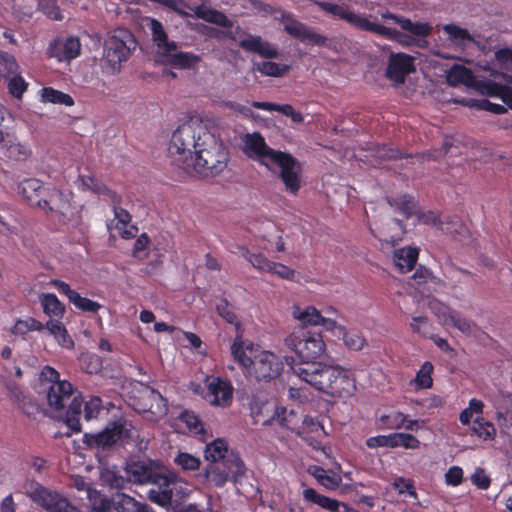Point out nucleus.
I'll use <instances>...</instances> for the list:
<instances>
[{
  "instance_id": "f257e3e1",
  "label": "nucleus",
  "mask_w": 512,
  "mask_h": 512,
  "mask_svg": "<svg viewBox=\"0 0 512 512\" xmlns=\"http://www.w3.org/2000/svg\"><path fill=\"white\" fill-rule=\"evenodd\" d=\"M168 153L174 164L201 177H214L227 167L229 153L222 140L202 122L183 123L172 133Z\"/></svg>"
},
{
  "instance_id": "f03ea898",
  "label": "nucleus",
  "mask_w": 512,
  "mask_h": 512,
  "mask_svg": "<svg viewBox=\"0 0 512 512\" xmlns=\"http://www.w3.org/2000/svg\"><path fill=\"white\" fill-rule=\"evenodd\" d=\"M40 398L46 400L53 411H62L70 401L66 415L63 418L68 431L55 434V437H70L73 433L81 431L80 416L83 399L80 394L75 395L73 385L67 380H61L59 372L51 366H44L39 373L36 387Z\"/></svg>"
},
{
  "instance_id": "7ed1b4c3",
  "label": "nucleus",
  "mask_w": 512,
  "mask_h": 512,
  "mask_svg": "<svg viewBox=\"0 0 512 512\" xmlns=\"http://www.w3.org/2000/svg\"><path fill=\"white\" fill-rule=\"evenodd\" d=\"M292 372L315 389L332 397H347L355 390V381L340 366L323 363H295L286 358Z\"/></svg>"
},
{
  "instance_id": "20e7f679",
  "label": "nucleus",
  "mask_w": 512,
  "mask_h": 512,
  "mask_svg": "<svg viewBox=\"0 0 512 512\" xmlns=\"http://www.w3.org/2000/svg\"><path fill=\"white\" fill-rule=\"evenodd\" d=\"M127 480L134 484H153L157 489L148 492V498L161 506L172 503L178 479L174 473H161L150 461L127 462L125 466Z\"/></svg>"
},
{
  "instance_id": "39448f33",
  "label": "nucleus",
  "mask_w": 512,
  "mask_h": 512,
  "mask_svg": "<svg viewBox=\"0 0 512 512\" xmlns=\"http://www.w3.org/2000/svg\"><path fill=\"white\" fill-rule=\"evenodd\" d=\"M315 3L326 13L331 14L336 19L345 21L357 30L370 32L400 43H403L404 38H406L405 34L394 28L371 21L370 18H374L372 15L366 16L362 13H356L346 4L339 5L325 1H317Z\"/></svg>"
},
{
  "instance_id": "423d86ee",
  "label": "nucleus",
  "mask_w": 512,
  "mask_h": 512,
  "mask_svg": "<svg viewBox=\"0 0 512 512\" xmlns=\"http://www.w3.org/2000/svg\"><path fill=\"white\" fill-rule=\"evenodd\" d=\"M319 322H302L284 339L285 345L302 360L300 363H316L324 354L326 345L321 332L316 329Z\"/></svg>"
},
{
  "instance_id": "0eeeda50",
  "label": "nucleus",
  "mask_w": 512,
  "mask_h": 512,
  "mask_svg": "<svg viewBox=\"0 0 512 512\" xmlns=\"http://www.w3.org/2000/svg\"><path fill=\"white\" fill-rule=\"evenodd\" d=\"M134 35L127 29H115L104 41L100 66L103 73L116 75L136 48Z\"/></svg>"
},
{
  "instance_id": "6e6552de",
  "label": "nucleus",
  "mask_w": 512,
  "mask_h": 512,
  "mask_svg": "<svg viewBox=\"0 0 512 512\" xmlns=\"http://www.w3.org/2000/svg\"><path fill=\"white\" fill-rule=\"evenodd\" d=\"M149 27L158 54L167 65L175 69H192L201 61L198 54L177 51L178 43L169 39L163 24L159 20L152 18Z\"/></svg>"
},
{
  "instance_id": "1a4fd4ad",
  "label": "nucleus",
  "mask_w": 512,
  "mask_h": 512,
  "mask_svg": "<svg viewBox=\"0 0 512 512\" xmlns=\"http://www.w3.org/2000/svg\"><path fill=\"white\" fill-rule=\"evenodd\" d=\"M137 435V430L126 419L120 418L110 422L106 428L99 433H85L83 443L91 449L107 450L113 447L118 441L127 443Z\"/></svg>"
},
{
  "instance_id": "9d476101",
  "label": "nucleus",
  "mask_w": 512,
  "mask_h": 512,
  "mask_svg": "<svg viewBox=\"0 0 512 512\" xmlns=\"http://www.w3.org/2000/svg\"><path fill=\"white\" fill-rule=\"evenodd\" d=\"M131 401V405L137 412L148 413L152 421H158L167 415L166 399L149 385L139 384L132 392Z\"/></svg>"
},
{
  "instance_id": "9b49d317",
  "label": "nucleus",
  "mask_w": 512,
  "mask_h": 512,
  "mask_svg": "<svg viewBox=\"0 0 512 512\" xmlns=\"http://www.w3.org/2000/svg\"><path fill=\"white\" fill-rule=\"evenodd\" d=\"M246 466L238 454L230 452L226 458L216 463H209L205 469L206 478L217 487L228 481L237 483L245 475Z\"/></svg>"
},
{
  "instance_id": "f8f14e48",
  "label": "nucleus",
  "mask_w": 512,
  "mask_h": 512,
  "mask_svg": "<svg viewBox=\"0 0 512 512\" xmlns=\"http://www.w3.org/2000/svg\"><path fill=\"white\" fill-rule=\"evenodd\" d=\"M271 162L280 168V178L286 190L296 194L301 187L299 161L291 154L280 151Z\"/></svg>"
},
{
  "instance_id": "ddd939ff",
  "label": "nucleus",
  "mask_w": 512,
  "mask_h": 512,
  "mask_svg": "<svg viewBox=\"0 0 512 512\" xmlns=\"http://www.w3.org/2000/svg\"><path fill=\"white\" fill-rule=\"evenodd\" d=\"M282 369L283 364L274 353L261 351L254 355L247 374L258 381H266L279 376Z\"/></svg>"
},
{
  "instance_id": "4468645a",
  "label": "nucleus",
  "mask_w": 512,
  "mask_h": 512,
  "mask_svg": "<svg viewBox=\"0 0 512 512\" xmlns=\"http://www.w3.org/2000/svg\"><path fill=\"white\" fill-rule=\"evenodd\" d=\"M34 196L39 197L37 206L51 215L62 216L69 206L64 193L55 186L34 187Z\"/></svg>"
},
{
  "instance_id": "2eb2a0df",
  "label": "nucleus",
  "mask_w": 512,
  "mask_h": 512,
  "mask_svg": "<svg viewBox=\"0 0 512 512\" xmlns=\"http://www.w3.org/2000/svg\"><path fill=\"white\" fill-rule=\"evenodd\" d=\"M47 52L59 62H70L80 55L81 43L76 36L58 37L49 44Z\"/></svg>"
},
{
  "instance_id": "dca6fc26",
  "label": "nucleus",
  "mask_w": 512,
  "mask_h": 512,
  "mask_svg": "<svg viewBox=\"0 0 512 512\" xmlns=\"http://www.w3.org/2000/svg\"><path fill=\"white\" fill-rule=\"evenodd\" d=\"M34 502L49 512H77V508L66 498L41 485L34 486Z\"/></svg>"
},
{
  "instance_id": "f3484780",
  "label": "nucleus",
  "mask_w": 512,
  "mask_h": 512,
  "mask_svg": "<svg viewBox=\"0 0 512 512\" xmlns=\"http://www.w3.org/2000/svg\"><path fill=\"white\" fill-rule=\"evenodd\" d=\"M244 151L250 158L258 159L267 166L266 159L272 161L280 152L267 145L264 137L259 132L247 134L244 139Z\"/></svg>"
},
{
  "instance_id": "a211bd4d",
  "label": "nucleus",
  "mask_w": 512,
  "mask_h": 512,
  "mask_svg": "<svg viewBox=\"0 0 512 512\" xmlns=\"http://www.w3.org/2000/svg\"><path fill=\"white\" fill-rule=\"evenodd\" d=\"M415 70L414 58L405 53H392L388 60L386 76L390 80L402 84L406 76Z\"/></svg>"
},
{
  "instance_id": "6ab92c4d",
  "label": "nucleus",
  "mask_w": 512,
  "mask_h": 512,
  "mask_svg": "<svg viewBox=\"0 0 512 512\" xmlns=\"http://www.w3.org/2000/svg\"><path fill=\"white\" fill-rule=\"evenodd\" d=\"M208 391L205 396L207 401L215 406L227 407L231 404L233 398V387L228 382L219 377L207 378Z\"/></svg>"
},
{
  "instance_id": "aec40b11",
  "label": "nucleus",
  "mask_w": 512,
  "mask_h": 512,
  "mask_svg": "<svg viewBox=\"0 0 512 512\" xmlns=\"http://www.w3.org/2000/svg\"><path fill=\"white\" fill-rule=\"evenodd\" d=\"M110 200L112 202L114 216L117 221L115 229L124 239L134 238L138 232V228L131 224L132 217L130 213L121 207V196L118 193L111 194Z\"/></svg>"
},
{
  "instance_id": "412c9836",
  "label": "nucleus",
  "mask_w": 512,
  "mask_h": 512,
  "mask_svg": "<svg viewBox=\"0 0 512 512\" xmlns=\"http://www.w3.org/2000/svg\"><path fill=\"white\" fill-rule=\"evenodd\" d=\"M284 30L287 34L303 43L325 46L327 42V38L325 36L313 31L305 24L295 19L287 20L284 24Z\"/></svg>"
},
{
  "instance_id": "4be33fe9",
  "label": "nucleus",
  "mask_w": 512,
  "mask_h": 512,
  "mask_svg": "<svg viewBox=\"0 0 512 512\" xmlns=\"http://www.w3.org/2000/svg\"><path fill=\"white\" fill-rule=\"evenodd\" d=\"M238 45L244 51L256 53L265 59H275L279 57L278 49L258 35L247 34V37L240 40Z\"/></svg>"
},
{
  "instance_id": "5701e85b",
  "label": "nucleus",
  "mask_w": 512,
  "mask_h": 512,
  "mask_svg": "<svg viewBox=\"0 0 512 512\" xmlns=\"http://www.w3.org/2000/svg\"><path fill=\"white\" fill-rule=\"evenodd\" d=\"M323 324H329L328 329L332 330L334 336H336L339 340H342L344 345L350 350H361L365 343L366 339L355 328H346L343 325H337L336 322H322Z\"/></svg>"
},
{
  "instance_id": "b1692460",
  "label": "nucleus",
  "mask_w": 512,
  "mask_h": 512,
  "mask_svg": "<svg viewBox=\"0 0 512 512\" xmlns=\"http://www.w3.org/2000/svg\"><path fill=\"white\" fill-rule=\"evenodd\" d=\"M381 17L384 20H392L403 30L408 31L409 33L418 37H427L432 33V27L428 23H414L409 18L395 15L389 11L382 13Z\"/></svg>"
},
{
  "instance_id": "393cba45",
  "label": "nucleus",
  "mask_w": 512,
  "mask_h": 512,
  "mask_svg": "<svg viewBox=\"0 0 512 512\" xmlns=\"http://www.w3.org/2000/svg\"><path fill=\"white\" fill-rule=\"evenodd\" d=\"M418 256L419 249L417 247L407 246L394 251L393 261L401 273H407L415 267Z\"/></svg>"
},
{
  "instance_id": "a878e982",
  "label": "nucleus",
  "mask_w": 512,
  "mask_h": 512,
  "mask_svg": "<svg viewBox=\"0 0 512 512\" xmlns=\"http://www.w3.org/2000/svg\"><path fill=\"white\" fill-rule=\"evenodd\" d=\"M194 13L197 18L223 28L231 29L234 24L233 21L230 20L223 12L210 8L204 4L197 6Z\"/></svg>"
},
{
  "instance_id": "bb28decb",
  "label": "nucleus",
  "mask_w": 512,
  "mask_h": 512,
  "mask_svg": "<svg viewBox=\"0 0 512 512\" xmlns=\"http://www.w3.org/2000/svg\"><path fill=\"white\" fill-rule=\"evenodd\" d=\"M112 504L113 509L117 512H154L149 505L138 502L124 493H117L113 496Z\"/></svg>"
},
{
  "instance_id": "cd10ccee",
  "label": "nucleus",
  "mask_w": 512,
  "mask_h": 512,
  "mask_svg": "<svg viewBox=\"0 0 512 512\" xmlns=\"http://www.w3.org/2000/svg\"><path fill=\"white\" fill-rule=\"evenodd\" d=\"M231 354L234 360L238 362L247 373L256 353L253 350L252 344L245 346L241 336H237L231 346Z\"/></svg>"
},
{
  "instance_id": "c85d7f7f",
  "label": "nucleus",
  "mask_w": 512,
  "mask_h": 512,
  "mask_svg": "<svg viewBox=\"0 0 512 512\" xmlns=\"http://www.w3.org/2000/svg\"><path fill=\"white\" fill-rule=\"evenodd\" d=\"M447 82L450 86L456 87L460 84H464L467 87L474 86L475 77L471 69L464 65L454 64L447 71L446 75Z\"/></svg>"
},
{
  "instance_id": "c756f323",
  "label": "nucleus",
  "mask_w": 512,
  "mask_h": 512,
  "mask_svg": "<svg viewBox=\"0 0 512 512\" xmlns=\"http://www.w3.org/2000/svg\"><path fill=\"white\" fill-rule=\"evenodd\" d=\"M40 101L43 103L59 104L64 106H73L74 99L71 95L54 89L53 87H44L39 91Z\"/></svg>"
},
{
  "instance_id": "7c9ffc66",
  "label": "nucleus",
  "mask_w": 512,
  "mask_h": 512,
  "mask_svg": "<svg viewBox=\"0 0 512 512\" xmlns=\"http://www.w3.org/2000/svg\"><path fill=\"white\" fill-rule=\"evenodd\" d=\"M272 420L283 428L291 431H296L299 428V423L304 422L294 410H287L286 408H278L275 411Z\"/></svg>"
},
{
  "instance_id": "2f4dec72",
  "label": "nucleus",
  "mask_w": 512,
  "mask_h": 512,
  "mask_svg": "<svg viewBox=\"0 0 512 512\" xmlns=\"http://www.w3.org/2000/svg\"><path fill=\"white\" fill-rule=\"evenodd\" d=\"M79 188L83 191L90 190L97 195H104L111 198V194L116 192L109 189L101 180L94 176L79 175L78 176Z\"/></svg>"
},
{
  "instance_id": "473e14b6",
  "label": "nucleus",
  "mask_w": 512,
  "mask_h": 512,
  "mask_svg": "<svg viewBox=\"0 0 512 512\" xmlns=\"http://www.w3.org/2000/svg\"><path fill=\"white\" fill-rule=\"evenodd\" d=\"M230 452L226 441L218 438L206 445L204 456L209 463H218L226 458Z\"/></svg>"
},
{
  "instance_id": "72a5a7b5",
  "label": "nucleus",
  "mask_w": 512,
  "mask_h": 512,
  "mask_svg": "<svg viewBox=\"0 0 512 512\" xmlns=\"http://www.w3.org/2000/svg\"><path fill=\"white\" fill-rule=\"evenodd\" d=\"M387 203L391 207L396 208L406 219L411 217L417 208V202L414 197L408 194H403L396 198L387 197Z\"/></svg>"
},
{
  "instance_id": "f704fd0d",
  "label": "nucleus",
  "mask_w": 512,
  "mask_h": 512,
  "mask_svg": "<svg viewBox=\"0 0 512 512\" xmlns=\"http://www.w3.org/2000/svg\"><path fill=\"white\" fill-rule=\"evenodd\" d=\"M46 325L47 332L54 336L59 345L67 349H72L74 347L73 339L61 322H46Z\"/></svg>"
},
{
  "instance_id": "c9c22d12",
  "label": "nucleus",
  "mask_w": 512,
  "mask_h": 512,
  "mask_svg": "<svg viewBox=\"0 0 512 512\" xmlns=\"http://www.w3.org/2000/svg\"><path fill=\"white\" fill-rule=\"evenodd\" d=\"M310 472L321 485L328 489H336L342 481L339 475L329 473L320 466H312Z\"/></svg>"
},
{
  "instance_id": "e433bc0d",
  "label": "nucleus",
  "mask_w": 512,
  "mask_h": 512,
  "mask_svg": "<svg viewBox=\"0 0 512 512\" xmlns=\"http://www.w3.org/2000/svg\"><path fill=\"white\" fill-rule=\"evenodd\" d=\"M255 69L264 76L282 77L291 70V66L273 61H263L257 63Z\"/></svg>"
},
{
  "instance_id": "4c0bfd02",
  "label": "nucleus",
  "mask_w": 512,
  "mask_h": 512,
  "mask_svg": "<svg viewBox=\"0 0 512 512\" xmlns=\"http://www.w3.org/2000/svg\"><path fill=\"white\" fill-rule=\"evenodd\" d=\"M178 419L186 425L188 430L195 435H199L202 439H205V430L201 420L195 412L190 410H184L180 413Z\"/></svg>"
},
{
  "instance_id": "58836bf2",
  "label": "nucleus",
  "mask_w": 512,
  "mask_h": 512,
  "mask_svg": "<svg viewBox=\"0 0 512 512\" xmlns=\"http://www.w3.org/2000/svg\"><path fill=\"white\" fill-rule=\"evenodd\" d=\"M9 391V397L13 403L20 409L24 414L30 415V404L31 401L29 396L24 395L20 388L14 383H7L6 385Z\"/></svg>"
},
{
  "instance_id": "ea45409f",
  "label": "nucleus",
  "mask_w": 512,
  "mask_h": 512,
  "mask_svg": "<svg viewBox=\"0 0 512 512\" xmlns=\"http://www.w3.org/2000/svg\"><path fill=\"white\" fill-rule=\"evenodd\" d=\"M475 435L483 440H493L496 436V428L493 423L485 420L483 417H477L472 426Z\"/></svg>"
},
{
  "instance_id": "a19ab883",
  "label": "nucleus",
  "mask_w": 512,
  "mask_h": 512,
  "mask_svg": "<svg viewBox=\"0 0 512 512\" xmlns=\"http://www.w3.org/2000/svg\"><path fill=\"white\" fill-rule=\"evenodd\" d=\"M43 310L49 317H62L65 311L64 305L55 294H44L41 300Z\"/></svg>"
},
{
  "instance_id": "79ce46f5",
  "label": "nucleus",
  "mask_w": 512,
  "mask_h": 512,
  "mask_svg": "<svg viewBox=\"0 0 512 512\" xmlns=\"http://www.w3.org/2000/svg\"><path fill=\"white\" fill-rule=\"evenodd\" d=\"M390 439V448L418 449L420 447V441L412 434L392 433L390 434Z\"/></svg>"
},
{
  "instance_id": "37998d69",
  "label": "nucleus",
  "mask_w": 512,
  "mask_h": 512,
  "mask_svg": "<svg viewBox=\"0 0 512 512\" xmlns=\"http://www.w3.org/2000/svg\"><path fill=\"white\" fill-rule=\"evenodd\" d=\"M292 316L294 320H332L330 317H325L314 306H307L302 309L299 305H293Z\"/></svg>"
},
{
  "instance_id": "c03bdc74",
  "label": "nucleus",
  "mask_w": 512,
  "mask_h": 512,
  "mask_svg": "<svg viewBox=\"0 0 512 512\" xmlns=\"http://www.w3.org/2000/svg\"><path fill=\"white\" fill-rule=\"evenodd\" d=\"M91 512H110L113 508L112 499L100 494L97 491H89Z\"/></svg>"
},
{
  "instance_id": "a18cd8bd",
  "label": "nucleus",
  "mask_w": 512,
  "mask_h": 512,
  "mask_svg": "<svg viewBox=\"0 0 512 512\" xmlns=\"http://www.w3.org/2000/svg\"><path fill=\"white\" fill-rule=\"evenodd\" d=\"M379 421L382 425V428L398 430L403 428L405 425L406 415L398 411H393L389 414L381 415Z\"/></svg>"
},
{
  "instance_id": "49530a36",
  "label": "nucleus",
  "mask_w": 512,
  "mask_h": 512,
  "mask_svg": "<svg viewBox=\"0 0 512 512\" xmlns=\"http://www.w3.org/2000/svg\"><path fill=\"white\" fill-rule=\"evenodd\" d=\"M243 257L251 263V265L259 270L264 272H269L272 269L273 261H270L264 254L262 253H251L248 249L244 250Z\"/></svg>"
},
{
  "instance_id": "de8ad7c7",
  "label": "nucleus",
  "mask_w": 512,
  "mask_h": 512,
  "mask_svg": "<svg viewBox=\"0 0 512 512\" xmlns=\"http://www.w3.org/2000/svg\"><path fill=\"white\" fill-rule=\"evenodd\" d=\"M467 105L471 108L488 111L497 115L503 114L507 111L505 106L497 103H492L487 99H469L467 101Z\"/></svg>"
},
{
  "instance_id": "09e8293b",
  "label": "nucleus",
  "mask_w": 512,
  "mask_h": 512,
  "mask_svg": "<svg viewBox=\"0 0 512 512\" xmlns=\"http://www.w3.org/2000/svg\"><path fill=\"white\" fill-rule=\"evenodd\" d=\"M7 88L11 96L20 99L28 88V83L17 72L8 79Z\"/></svg>"
},
{
  "instance_id": "8fccbe9b",
  "label": "nucleus",
  "mask_w": 512,
  "mask_h": 512,
  "mask_svg": "<svg viewBox=\"0 0 512 512\" xmlns=\"http://www.w3.org/2000/svg\"><path fill=\"white\" fill-rule=\"evenodd\" d=\"M38 9L52 20L60 21L63 19L58 0H39Z\"/></svg>"
},
{
  "instance_id": "3c124183",
  "label": "nucleus",
  "mask_w": 512,
  "mask_h": 512,
  "mask_svg": "<svg viewBox=\"0 0 512 512\" xmlns=\"http://www.w3.org/2000/svg\"><path fill=\"white\" fill-rule=\"evenodd\" d=\"M411 328L413 332H417L419 334H422L426 338H432L435 342V344L443 349L446 350L449 348V344L446 339L440 338V337H434L432 333L428 331L429 328V322H413L411 323Z\"/></svg>"
},
{
  "instance_id": "603ef678",
  "label": "nucleus",
  "mask_w": 512,
  "mask_h": 512,
  "mask_svg": "<svg viewBox=\"0 0 512 512\" xmlns=\"http://www.w3.org/2000/svg\"><path fill=\"white\" fill-rule=\"evenodd\" d=\"M433 372V365L431 362L426 361L422 364L417 372L415 382L420 388H431L433 380L431 374Z\"/></svg>"
},
{
  "instance_id": "864d4df0",
  "label": "nucleus",
  "mask_w": 512,
  "mask_h": 512,
  "mask_svg": "<svg viewBox=\"0 0 512 512\" xmlns=\"http://www.w3.org/2000/svg\"><path fill=\"white\" fill-rule=\"evenodd\" d=\"M251 106L257 109L265 110V111H277L279 113H282L285 116L292 115V112L294 111V108L290 104H275L271 102H259V101H253L251 103Z\"/></svg>"
},
{
  "instance_id": "5fc2aeb1",
  "label": "nucleus",
  "mask_w": 512,
  "mask_h": 512,
  "mask_svg": "<svg viewBox=\"0 0 512 512\" xmlns=\"http://www.w3.org/2000/svg\"><path fill=\"white\" fill-rule=\"evenodd\" d=\"M72 304L79 310L83 312H93L96 313L100 309H105L100 303L93 301L89 298L82 297L79 293L73 300Z\"/></svg>"
},
{
  "instance_id": "6e6d98bb",
  "label": "nucleus",
  "mask_w": 512,
  "mask_h": 512,
  "mask_svg": "<svg viewBox=\"0 0 512 512\" xmlns=\"http://www.w3.org/2000/svg\"><path fill=\"white\" fill-rule=\"evenodd\" d=\"M102 410V400L99 397H91L84 405V418L89 421L98 417Z\"/></svg>"
},
{
  "instance_id": "4d7b16f0",
  "label": "nucleus",
  "mask_w": 512,
  "mask_h": 512,
  "mask_svg": "<svg viewBox=\"0 0 512 512\" xmlns=\"http://www.w3.org/2000/svg\"><path fill=\"white\" fill-rule=\"evenodd\" d=\"M175 462L185 470H196L200 466L199 458L189 453H179L175 458Z\"/></svg>"
},
{
  "instance_id": "13d9d810",
  "label": "nucleus",
  "mask_w": 512,
  "mask_h": 512,
  "mask_svg": "<svg viewBox=\"0 0 512 512\" xmlns=\"http://www.w3.org/2000/svg\"><path fill=\"white\" fill-rule=\"evenodd\" d=\"M104 481L111 487L115 489H122L125 487L126 482L128 481L123 476L119 475L115 471L107 470L103 474Z\"/></svg>"
},
{
  "instance_id": "bf43d9fd",
  "label": "nucleus",
  "mask_w": 512,
  "mask_h": 512,
  "mask_svg": "<svg viewBox=\"0 0 512 512\" xmlns=\"http://www.w3.org/2000/svg\"><path fill=\"white\" fill-rule=\"evenodd\" d=\"M394 488L399 494H408L411 497L416 498L417 494L413 486V482L403 477L397 478L393 483Z\"/></svg>"
},
{
  "instance_id": "052dcab7",
  "label": "nucleus",
  "mask_w": 512,
  "mask_h": 512,
  "mask_svg": "<svg viewBox=\"0 0 512 512\" xmlns=\"http://www.w3.org/2000/svg\"><path fill=\"white\" fill-rule=\"evenodd\" d=\"M444 31L453 40H470L471 35L467 29L461 28L455 24H447L444 26Z\"/></svg>"
},
{
  "instance_id": "680f3d73",
  "label": "nucleus",
  "mask_w": 512,
  "mask_h": 512,
  "mask_svg": "<svg viewBox=\"0 0 512 512\" xmlns=\"http://www.w3.org/2000/svg\"><path fill=\"white\" fill-rule=\"evenodd\" d=\"M80 360L82 365L85 366V370L90 374L96 373L101 368V361L95 355L83 354Z\"/></svg>"
},
{
  "instance_id": "e2e57ef3",
  "label": "nucleus",
  "mask_w": 512,
  "mask_h": 512,
  "mask_svg": "<svg viewBox=\"0 0 512 512\" xmlns=\"http://www.w3.org/2000/svg\"><path fill=\"white\" fill-rule=\"evenodd\" d=\"M472 483L479 489H487L491 484L490 477L485 473L484 469L477 468L471 477Z\"/></svg>"
},
{
  "instance_id": "0e129e2a",
  "label": "nucleus",
  "mask_w": 512,
  "mask_h": 512,
  "mask_svg": "<svg viewBox=\"0 0 512 512\" xmlns=\"http://www.w3.org/2000/svg\"><path fill=\"white\" fill-rule=\"evenodd\" d=\"M463 480V470L458 466H452L445 474V481L448 485L458 486Z\"/></svg>"
},
{
  "instance_id": "69168bd1",
  "label": "nucleus",
  "mask_w": 512,
  "mask_h": 512,
  "mask_svg": "<svg viewBox=\"0 0 512 512\" xmlns=\"http://www.w3.org/2000/svg\"><path fill=\"white\" fill-rule=\"evenodd\" d=\"M270 273H274L278 275L282 279L293 280L295 277V271L290 267L282 264L273 262L272 269L269 271Z\"/></svg>"
},
{
  "instance_id": "338daca9",
  "label": "nucleus",
  "mask_w": 512,
  "mask_h": 512,
  "mask_svg": "<svg viewBox=\"0 0 512 512\" xmlns=\"http://www.w3.org/2000/svg\"><path fill=\"white\" fill-rule=\"evenodd\" d=\"M420 221L424 224L431 225L437 229H443V222L439 215L433 211L424 212L419 217Z\"/></svg>"
},
{
  "instance_id": "774afa93",
  "label": "nucleus",
  "mask_w": 512,
  "mask_h": 512,
  "mask_svg": "<svg viewBox=\"0 0 512 512\" xmlns=\"http://www.w3.org/2000/svg\"><path fill=\"white\" fill-rule=\"evenodd\" d=\"M53 284L60 294L67 296L70 303H72L75 297L78 295V292L71 289L70 285L64 281L55 280L53 281Z\"/></svg>"
}]
</instances>
